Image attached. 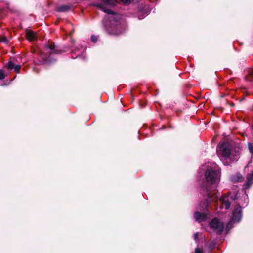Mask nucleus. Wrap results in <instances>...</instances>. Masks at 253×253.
Here are the masks:
<instances>
[{"label": "nucleus", "mask_w": 253, "mask_h": 253, "mask_svg": "<svg viewBox=\"0 0 253 253\" xmlns=\"http://www.w3.org/2000/svg\"><path fill=\"white\" fill-rule=\"evenodd\" d=\"M205 181L201 185L200 192L202 195H209L211 192H216V184L219 181V172L211 167L208 168L205 171Z\"/></svg>", "instance_id": "1"}, {"label": "nucleus", "mask_w": 253, "mask_h": 253, "mask_svg": "<svg viewBox=\"0 0 253 253\" xmlns=\"http://www.w3.org/2000/svg\"><path fill=\"white\" fill-rule=\"evenodd\" d=\"M106 32L109 35L118 36L126 30V22L121 15L118 13L111 14L105 25Z\"/></svg>", "instance_id": "2"}, {"label": "nucleus", "mask_w": 253, "mask_h": 253, "mask_svg": "<svg viewBox=\"0 0 253 253\" xmlns=\"http://www.w3.org/2000/svg\"><path fill=\"white\" fill-rule=\"evenodd\" d=\"M44 46L45 55V57H42V58L45 64H50L55 61V59L52 60L51 58V56L53 54H61L66 52L68 50L66 48H63V49L60 48L52 42H48L45 44Z\"/></svg>", "instance_id": "3"}, {"label": "nucleus", "mask_w": 253, "mask_h": 253, "mask_svg": "<svg viewBox=\"0 0 253 253\" xmlns=\"http://www.w3.org/2000/svg\"><path fill=\"white\" fill-rule=\"evenodd\" d=\"M101 2H94L92 5L99 8L100 9L107 14H113L115 13L108 7H112L115 6L117 3V0H101Z\"/></svg>", "instance_id": "4"}, {"label": "nucleus", "mask_w": 253, "mask_h": 253, "mask_svg": "<svg viewBox=\"0 0 253 253\" xmlns=\"http://www.w3.org/2000/svg\"><path fill=\"white\" fill-rule=\"evenodd\" d=\"M203 196H207L204 201L200 204V210L203 212H208L210 203L212 201L216 203L218 201V196L216 192H211L209 195H202Z\"/></svg>", "instance_id": "5"}, {"label": "nucleus", "mask_w": 253, "mask_h": 253, "mask_svg": "<svg viewBox=\"0 0 253 253\" xmlns=\"http://www.w3.org/2000/svg\"><path fill=\"white\" fill-rule=\"evenodd\" d=\"M217 152L227 159L231 155V146L228 142H223L218 146Z\"/></svg>", "instance_id": "6"}, {"label": "nucleus", "mask_w": 253, "mask_h": 253, "mask_svg": "<svg viewBox=\"0 0 253 253\" xmlns=\"http://www.w3.org/2000/svg\"><path fill=\"white\" fill-rule=\"evenodd\" d=\"M210 227L213 229L218 235H221L224 228L223 222L219 221L217 218L212 219L209 223Z\"/></svg>", "instance_id": "7"}, {"label": "nucleus", "mask_w": 253, "mask_h": 253, "mask_svg": "<svg viewBox=\"0 0 253 253\" xmlns=\"http://www.w3.org/2000/svg\"><path fill=\"white\" fill-rule=\"evenodd\" d=\"M233 219L237 222H239L242 216L241 207L239 204H237L232 211Z\"/></svg>", "instance_id": "8"}, {"label": "nucleus", "mask_w": 253, "mask_h": 253, "mask_svg": "<svg viewBox=\"0 0 253 253\" xmlns=\"http://www.w3.org/2000/svg\"><path fill=\"white\" fill-rule=\"evenodd\" d=\"M194 218L196 220L199 222L205 221L207 219V215L205 212L201 213L199 211H196L194 213Z\"/></svg>", "instance_id": "9"}, {"label": "nucleus", "mask_w": 253, "mask_h": 253, "mask_svg": "<svg viewBox=\"0 0 253 253\" xmlns=\"http://www.w3.org/2000/svg\"><path fill=\"white\" fill-rule=\"evenodd\" d=\"M8 69H14L15 71L18 73L20 72L21 66L20 65H15L12 61H9L5 66Z\"/></svg>", "instance_id": "10"}, {"label": "nucleus", "mask_w": 253, "mask_h": 253, "mask_svg": "<svg viewBox=\"0 0 253 253\" xmlns=\"http://www.w3.org/2000/svg\"><path fill=\"white\" fill-rule=\"evenodd\" d=\"M228 196H225L220 198V201L222 202L220 208H222L223 206L226 209H228L231 205V203L228 199Z\"/></svg>", "instance_id": "11"}, {"label": "nucleus", "mask_w": 253, "mask_h": 253, "mask_svg": "<svg viewBox=\"0 0 253 253\" xmlns=\"http://www.w3.org/2000/svg\"><path fill=\"white\" fill-rule=\"evenodd\" d=\"M72 5H63L57 7L56 9V11L59 12H66L71 9Z\"/></svg>", "instance_id": "12"}, {"label": "nucleus", "mask_w": 253, "mask_h": 253, "mask_svg": "<svg viewBox=\"0 0 253 253\" xmlns=\"http://www.w3.org/2000/svg\"><path fill=\"white\" fill-rule=\"evenodd\" d=\"M26 38L29 41H35L37 39L36 34L31 30H27L26 32Z\"/></svg>", "instance_id": "13"}, {"label": "nucleus", "mask_w": 253, "mask_h": 253, "mask_svg": "<svg viewBox=\"0 0 253 253\" xmlns=\"http://www.w3.org/2000/svg\"><path fill=\"white\" fill-rule=\"evenodd\" d=\"M253 183V171L248 174L247 177V184L248 186H250Z\"/></svg>", "instance_id": "14"}, {"label": "nucleus", "mask_w": 253, "mask_h": 253, "mask_svg": "<svg viewBox=\"0 0 253 253\" xmlns=\"http://www.w3.org/2000/svg\"><path fill=\"white\" fill-rule=\"evenodd\" d=\"M246 79L249 81H253V69L249 73V75L246 77Z\"/></svg>", "instance_id": "15"}, {"label": "nucleus", "mask_w": 253, "mask_h": 253, "mask_svg": "<svg viewBox=\"0 0 253 253\" xmlns=\"http://www.w3.org/2000/svg\"><path fill=\"white\" fill-rule=\"evenodd\" d=\"M0 42L7 44L8 43L9 41L5 36H0Z\"/></svg>", "instance_id": "16"}, {"label": "nucleus", "mask_w": 253, "mask_h": 253, "mask_svg": "<svg viewBox=\"0 0 253 253\" xmlns=\"http://www.w3.org/2000/svg\"><path fill=\"white\" fill-rule=\"evenodd\" d=\"M248 149H249V152H250L251 154H253V146L250 143H249L248 144Z\"/></svg>", "instance_id": "17"}, {"label": "nucleus", "mask_w": 253, "mask_h": 253, "mask_svg": "<svg viewBox=\"0 0 253 253\" xmlns=\"http://www.w3.org/2000/svg\"><path fill=\"white\" fill-rule=\"evenodd\" d=\"M237 181L238 182H241V181H242L244 179L243 177L240 174H237Z\"/></svg>", "instance_id": "18"}, {"label": "nucleus", "mask_w": 253, "mask_h": 253, "mask_svg": "<svg viewBox=\"0 0 253 253\" xmlns=\"http://www.w3.org/2000/svg\"><path fill=\"white\" fill-rule=\"evenodd\" d=\"M5 76L3 70H0V80H3L5 78Z\"/></svg>", "instance_id": "19"}, {"label": "nucleus", "mask_w": 253, "mask_h": 253, "mask_svg": "<svg viewBox=\"0 0 253 253\" xmlns=\"http://www.w3.org/2000/svg\"><path fill=\"white\" fill-rule=\"evenodd\" d=\"M91 40L94 43H96L98 40V38L96 36L93 35L91 37Z\"/></svg>", "instance_id": "20"}, {"label": "nucleus", "mask_w": 253, "mask_h": 253, "mask_svg": "<svg viewBox=\"0 0 253 253\" xmlns=\"http://www.w3.org/2000/svg\"><path fill=\"white\" fill-rule=\"evenodd\" d=\"M120 0L122 3H123L124 4H125L126 5H128L131 2V0Z\"/></svg>", "instance_id": "21"}, {"label": "nucleus", "mask_w": 253, "mask_h": 253, "mask_svg": "<svg viewBox=\"0 0 253 253\" xmlns=\"http://www.w3.org/2000/svg\"><path fill=\"white\" fill-rule=\"evenodd\" d=\"M203 249L199 248H196L195 249V253H203Z\"/></svg>", "instance_id": "22"}, {"label": "nucleus", "mask_w": 253, "mask_h": 253, "mask_svg": "<svg viewBox=\"0 0 253 253\" xmlns=\"http://www.w3.org/2000/svg\"><path fill=\"white\" fill-rule=\"evenodd\" d=\"M215 246V244L213 242L211 241L209 242L208 247L209 248H213Z\"/></svg>", "instance_id": "23"}, {"label": "nucleus", "mask_w": 253, "mask_h": 253, "mask_svg": "<svg viewBox=\"0 0 253 253\" xmlns=\"http://www.w3.org/2000/svg\"><path fill=\"white\" fill-rule=\"evenodd\" d=\"M198 236H199V233L198 232H196L194 234L193 237L195 241L198 240Z\"/></svg>", "instance_id": "24"}, {"label": "nucleus", "mask_w": 253, "mask_h": 253, "mask_svg": "<svg viewBox=\"0 0 253 253\" xmlns=\"http://www.w3.org/2000/svg\"><path fill=\"white\" fill-rule=\"evenodd\" d=\"M229 105H230V106H231V107H234V106H235V104H234L233 102H230V103H229Z\"/></svg>", "instance_id": "25"}, {"label": "nucleus", "mask_w": 253, "mask_h": 253, "mask_svg": "<svg viewBox=\"0 0 253 253\" xmlns=\"http://www.w3.org/2000/svg\"><path fill=\"white\" fill-rule=\"evenodd\" d=\"M138 18H139V19H143V17H141V16H139Z\"/></svg>", "instance_id": "26"}, {"label": "nucleus", "mask_w": 253, "mask_h": 253, "mask_svg": "<svg viewBox=\"0 0 253 253\" xmlns=\"http://www.w3.org/2000/svg\"><path fill=\"white\" fill-rule=\"evenodd\" d=\"M79 50V48H76V49H75V50H76H76L77 51V50Z\"/></svg>", "instance_id": "27"}, {"label": "nucleus", "mask_w": 253, "mask_h": 253, "mask_svg": "<svg viewBox=\"0 0 253 253\" xmlns=\"http://www.w3.org/2000/svg\"><path fill=\"white\" fill-rule=\"evenodd\" d=\"M163 128H166L165 126H163Z\"/></svg>", "instance_id": "28"}, {"label": "nucleus", "mask_w": 253, "mask_h": 253, "mask_svg": "<svg viewBox=\"0 0 253 253\" xmlns=\"http://www.w3.org/2000/svg\"><path fill=\"white\" fill-rule=\"evenodd\" d=\"M231 199H232V200H234V199H235V198H233V197H231Z\"/></svg>", "instance_id": "29"}, {"label": "nucleus", "mask_w": 253, "mask_h": 253, "mask_svg": "<svg viewBox=\"0 0 253 253\" xmlns=\"http://www.w3.org/2000/svg\"><path fill=\"white\" fill-rule=\"evenodd\" d=\"M79 55H80V54H77V57H78V56H79Z\"/></svg>", "instance_id": "30"}]
</instances>
